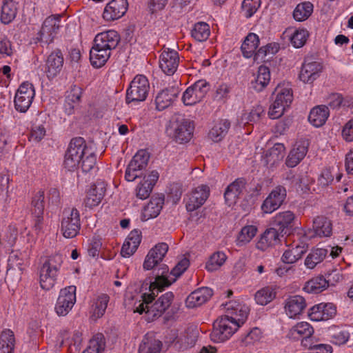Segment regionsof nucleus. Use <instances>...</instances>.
Instances as JSON below:
<instances>
[{
	"instance_id": "2f4dec72",
	"label": "nucleus",
	"mask_w": 353,
	"mask_h": 353,
	"mask_svg": "<svg viewBox=\"0 0 353 353\" xmlns=\"http://www.w3.org/2000/svg\"><path fill=\"white\" fill-rule=\"evenodd\" d=\"M58 272L52 270L46 263H43L40 270V285L46 290H50L54 285Z\"/></svg>"
},
{
	"instance_id": "4468645a",
	"label": "nucleus",
	"mask_w": 353,
	"mask_h": 353,
	"mask_svg": "<svg viewBox=\"0 0 353 353\" xmlns=\"http://www.w3.org/2000/svg\"><path fill=\"white\" fill-rule=\"evenodd\" d=\"M61 16H51L46 18L42 25L41 29L38 33V40L42 43L48 44L53 39L59 29V21Z\"/></svg>"
},
{
	"instance_id": "a19ab883",
	"label": "nucleus",
	"mask_w": 353,
	"mask_h": 353,
	"mask_svg": "<svg viewBox=\"0 0 353 353\" xmlns=\"http://www.w3.org/2000/svg\"><path fill=\"white\" fill-rule=\"evenodd\" d=\"M327 250L324 248H315L312 250L305 260V265L307 268L313 269L317 264L321 263L327 254Z\"/></svg>"
},
{
	"instance_id": "09e8293b",
	"label": "nucleus",
	"mask_w": 353,
	"mask_h": 353,
	"mask_svg": "<svg viewBox=\"0 0 353 353\" xmlns=\"http://www.w3.org/2000/svg\"><path fill=\"white\" fill-rule=\"evenodd\" d=\"M210 34V26L205 22L196 23L191 32L192 37L199 42L206 41Z\"/></svg>"
},
{
	"instance_id": "1a4fd4ad",
	"label": "nucleus",
	"mask_w": 353,
	"mask_h": 353,
	"mask_svg": "<svg viewBox=\"0 0 353 353\" xmlns=\"http://www.w3.org/2000/svg\"><path fill=\"white\" fill-rule=\"evenodd\" d=\"M210 90L209 83L203 79L196 81L183 94L182 101L185 105H193L200 102Z\"/></svg>"
},
{
	"instance_id": "2eb2a0df",
	"label": "nucleus",
	"mask_w": 353,
	"mask_h": 353,
	"mask_svg": "<svg viewBox=\"0 0 353 353\" xmlns=\"http://www.w3.org/2000/svg\"><path fill=\"white\" fill-rule=\"evenodd\" d=\"M179 63L178 52L170 48L164 49L160 56L159 66L167 75H172L176 72Z\"/></svg>"
},
{
	"instance_id": "052dcab7",
	"label": "nucleus",
	"mask_w": 353,
	"mask_h": 353,
	"mask_svg": "<svg viewBox=\"0 0 353 353\" xmlns=\"http://www.w3.org/2000/svg\"><path fill=\"white\" fill-rule=\"evenodd\" d=\"M108 301L109 296L107 294H102L99 296L94 309V314L97 317H101L103 315L107 308Z\"/></svg>"
},
{
	"instance_id": "e433bc0d",
	"label": "nucleus",
	"mask_w": 353,
	"mask_h": 353,
	"mask_svg": "<svg viewBox=\"0 0 353 353\" xmlns=\"http://www.w3.org/2000/svg\"><path fill=\"white\" fill-rule=\"evenodd\" d=\"M161 348V341L146 334L139 345V353H159Z\"/></svg>"
},
{
	"instance_id": "20e7f679",
	"label": "nucleus",
	"mask_w": 353,
	"mask_h": 353,
	"mask_svg": "<svg viewBox=\"0 0 353 353\" xmlns=\"http://www.w3.org/2000/svg\"><path fill=\"white\" fill-rule=\"evenodd\" d=\"M190 261L187 258L180 260L169 273V268L165 265H161L158 269L152 271L154 280L152 287L164 290L174 283L189 267Z\"/></svg>"
},
{
	"instance_id": "a211bd4d",
	"label": "nucleus",
	"mask_w": 353,
	"mask_h": 353,
	"mask_svg": "<svg viewBox=\"0 0 353 353\" xmlns=\"http://www.w3.org/2000/svg\"><path fill=\"white\" fill-rule=\"evenodd\" d=\"M323 70V65L318 61H305L301 68L299 79L304 83H312L317 79Z\"/></svg>"
},
{
	"instance_id": "9b49d317",
	"label": "nucleus",
	"mask_w": 353,
	"mask_h": 353,
	"mask_svg": "<svg viewBox=\"0 0 353 353\" xmlns=\"http://www.w3.org/2000/svg\"><path fill=\"white\" fill-rule=\"evenodd\" d=\"M295 215L291 211H284L277 213L271 221V225L277 230L281 237L290 234L294 228Z\"/></svg>"
},
{
	"instance_id": "774afa93",
	"label": "nucleus",
	"mask_w": 353,
	"mask_h": 353,
	"mask_svg": "<svg viewBox=\"0 0 353 353\" xmlns=\"http://www.w3.org/2000/svg\"><path fill=\"white\" fill-rule=\"evenodd\" d=\"M46 264L52 268L54 270H57L58 272L63 263V256L61 254H55L50 256L45 261Z\"/></svg>"
},
{
	"instance_id": "ddd939ff",
	"label": "nucleus",
	"mask_w": 353,
	"mask_h": 353,
	"mask_svg": "<svg viewBox=\"0 0 353 353\" xmlns=\"http://www.w3.org/2000/svg\"><path fill=\"white\" fill-rule=\"evenodd\" d=\"M210 195V188L206 185H200L194 188L188 195L186 209L189 212H193L201 207Z\"/></svg>"
},
{
	"instance_id": "49530a36",
	"label": "nucleus",
	"mask_w": 353,
	"mask_h": 353,
	"mask_svg": "<svg viewBox=\"0 0 353 353\" xmlns=\"http://www.w3.org/2000/svg\"><path fill=\"white\" fill-rule=\"evenodd\" d=\"M276 297V292L272 287H264L255 293L254 299L257 304L265 305Z\"/></svg>"
},
{
	"instance_id": "f3484780",
	"label": "nucleus",
	"mask_w": 353,
	"mask_h": 353,
	"mask_svg": "<svg viewBox=\"0 0 353 353\" xmlns=\"http://www.w3.org/2000/svg\"><path fill=\"white\" fill-rule=\"evenodd\" d=\"M336 309L332 303H321L314 305L310 309L308 315L312 321H327L335 316Z\"/></svg>"
},
{
	"instance_id": "c85d7f7f",
	"label": "nucleus",
	"mask_w": 353,
	"mask_h": 353,
	"mask_svg": "<svg viewBox=\"0 0 353 353\" xmlns=\"http://www.w3.org/2000/svg\"><path fill=\"white\" fill-rule=\"evenodd\" d=\"M312 228L314 235L320 237H328L332 234V221L324 216H318L314 219Z\"/></svg>"
},
{
	"instance_id": "37998d69",
	"label": "nucleus",
	"mask_w": 353,
	"mask_h": 353,
	"mask_svg": "<svg viewBox=\"0 0 353 353\" xmlns=\"http://www.w3.org/2000/svg\"><path fill=\"white\" fill-rule=\"evenodd\" d=\"M105 349V340L101 333L95 334L89 341V345L82 353H103Z\"/></svg>"
},
{
	"instance_id": "412c9836",
	"label": "nucleus",
	"mask_w": 353,
	"mask_h": 353,
	"mask_svg": "<svg viewBox=\"0 0 353 353\" xmlns=\"http://www.w3.org/2000/svg\"><path fill=\"white\" fill-rule=\"evenodd\" d=\"M106 191L103 181H97L91 185L85 199V205L90 208L97 206L102 201Z\"/></svg>"
},
{
	"instance_id": "6e6552de",
	"label": "nucleus",
	"mask_w": 353,
	"mask_h": 353,
	"mask_svg": "<svg viewBox=\"0 0 353 353\" xmlns=\"http://www.w3.org/2000/svg\"><path fill=\"white\" fill-rule=\"evenodd\" d=\"M63 217L61 224V231L65 238L75 237L81 228L80 214L77 209L63 211Z\"/></svg>"
},
{
	"instance_id": "f704fd0d",
	"label": "nucleus",
	"mask_w": 353,
	"mask_h": 353,
	"mask_svg": "<svg viewBox=\"0 0 353 353\" xmlns=\"http://www.w3.org/2000/svg\"><path fill=\"white\" fill-rule=\"evenodd\" d=\"M329 110L325 105H318L313 108L308 116V121L315 127L322 126L329 117Z\"/></svg>"
},
{
	"instance_id": "c03bdc74",
	"label": "nucleus",
	"mask_w": 353,
	"mask_h": 353,
	"mask_svg": "<svg viewBox=\"0 0 353 353\" xmlns=\"http://www.w3.org/2000/svg\"><path fill=\"white\" fill-rule=\"evenodd\" d=\"M328 286V281L323 276H316L306 283L304 288L309 293L318 294L324 290Z\"/></svg>"
},
{
	"instance_id": "6ab92c4d",
	"label": "nucleus",
	"mask_w": 353,
	"mask_h": 353,
	"mask_svg": "<svg viewBox=\"0 0 353 353\" xmlns=\"http://www.w3.org/2000/svg\"><path fill=\"white\" fill-rule=\"evenodd\" d=\"M119 41L120 36L117 32L110 30L97 34L94 39V44L111 52L117 48Z\"/></svg>"
},
{
	"instance_id": "0e129e2a",
	"label": "nucleus",
	"mask_w": 353,
	"mask_h": 353,
	"mask_svg": "<svg viewBox=\"0 0 353 353\" xmlns=\"http://www.w3.org/2000/svg\"><path fill=\"white\" fill-rule=\"evenodd\" d=\"M82 95L81 88L74 85L71 86L70 90L66 96L67 101L72 102L74 104H79Z\"/></svg>"
},
{
	"instance_id": "7ed1b4c3",
	"label": "nucleus",
	"mask_w": 353,
	"mask_h": 353,
	"mask_svg": "<svg viewBox=\"0 0 353 353\" xmlns=\"http://www.w3.org/2000/svg\"><path fill=\"white\" fill-rule=\"evenodd\" d=\"M239 312H241V319H236L235 317L225 315L221 316L214 322L213 330L210 334L212 341L215 343L223 342L238 330L247 317V312L243 311L242 308Z\"/></svg>"
},
{
	"instance_id": "603ef678",
	"label": "nucleus",
	"mask_w": 353,
	"mask_h": 353,
	"mask_svg": "<svg viewBox=\"0 0 353 353\" xmlns=\"http://www.w3.org/2000/svg\"><path fill=\"white\" fill-rule=\"evenodd\" d=\"M305 251L306 250L304 249V248L297 245L292 250H286L283 253L281 259L285 263H294L301 258L302 255L305 252Z\"/></svg>"
},
{
	"instance_id": "de8ad7c7",
	"label": "nucleus",
	"mask_w": 353,
	"mask_h": 353,
	"mask_svg": "<svg viewBox=\"0 0 353 353\" xmlns=\"http://www.w3.org/2000/svg\"><path fill=\"white\" fill-rule=\"evenodd\" d=\"M149 159V153L146 150H141L135 154L128 165H130V168L139 171L147 166Z\"/></svg>"
},
{
	"instance_id": "8fccbe9b",
	"label": "nucleus",
	"mask_w": 353,
	"mask_h": 353,
	"mask_svg": "<svg viewBox=\"0 0 353 353\" xmlns=\"http://www.w3.org/2000/svg\"><path fill=\"white\" fill-rule=\"evenodd\" d=\"M227 257L223 252H216L210 256L205 264L208 272H214L219 270L225 263Z\"/></svg>"
},
{
	"instance_id": "7c9ffc66",
	"label": "nucleus",
	"mask_w": 353,
	"mask_h": 353,
	"mask_svg": "<svg viewBox=\"0 0 353 353\" xmlns=\"http://www.w3.org/2000/svg\"><path fill=\"white\" fill-rule=\"evenodd\" d=\"M270 71L268 67L261 65L258 68L256 77L250 83L251 88L257 92H262L269 84Z\"/></svg>"
},
{
	"instance_id": "f8f14e48",
	"label": "nucleus",
	"mask_w": 353,
	"mask_h": 353,
	"mask_svg": "<svg viewBox=\"0 0 353 353\" xmlns=\"http://www.w3.org/2000/svg\"><path fill=\"white\" fill-rule=\"evenodd\" d=\"M287 196L286 189L281 185L274 188L264 200L261 209L264 213H272L277 210L283 203Z\"/></svg>"
},
{
	"instance_id": "aec40b11",
	"label": "nucleus",
	"mask_w": 353,
	"mask_h": 353,
	"mask_svg": "<svg viewBox=\"0 0 353 353\" xmlns=\"http://www.w3.org/2000/svg\"><path fill=\"white\" fill-rule=\"evenodd\" d=\"M181 90L177 85L169 86L160 91L156 97L157 109L163 110L169 107L178 97Z\"/></svg>"
},
{
	"instance_id": "4c0bfd02",
	"label": "nucleus",
	"mask_w": 353,
	"mask_h": 353,
	"mask_svg": "<svg viewBox=\"0 0 353 353\" xmlns=\"http://www.w3.org/2000/svg\"><path fill=\"white\" fill-rule=\"evenodd\" d=\"M230 125V122L228 119H221L210 130L209 137L214 142L221 141L228 134Z\"/></svg>"
},
{
	"instance_id": "b1692460",
	"label": "nucleus",
	"mask_w": 353,
	"mask_h": 353,
	"mask_svg": "<svg viewBox=\"0 0 353 353\" xmlns=\"http://www.w3.org/2000/svg\"><path fill=\"white\" fill-rule=\"evenodd\" d=\"M245 179L244 178H238L227 187L224 193V197L229 205L236 202L240 195L245 190Z\"/></svg>"
},
{
	"instance_id": "72a5a7b5",
	"label": "nucleus",
	"mask_w": 353,
	"mask_h": 353,
	"mask_svg": "<svg viewBox=\"0 0 353 353\" xmlns=\"http://www.w3.org/2000/svg\"><path fill=\"white\" fill-rule=\"evenodd\" d=\"M110 54L111 52L102 48H99L97 45L94 44L90 51V63L94 68H101L109 59Z\"/></svg>"
},
{
	"instance_id": "4be33fe9",
	"label": "nucleus",
	"mask_w": 353,
	"mask_h": 353,
	"mask_svg": "<svg viewBox=\"0 0 353 353\" xmlns=\"http://www.w3.org/2000/svg\"><path fill=\"white\" fill-rule=\"evenodd\" d=\"M308 145V141L306 140L296 142L287 157L286 165L289 168L296 166L305 157Z\"/></svg>"
},
{
	"instance_id": "4d7b16f0",
	"label": "nucleus",
	"mask_w": 353,
	"mask_h": 353,
	"mask_svg": "<svg viewBox=\"0 0 353 353\" xmlns=\"http://www.w3.org/2000/svg\"><path fill=\"white\" fill-rule=\"evenodd\" d=\"M230 91L231 87L230 85L224 83L220 84L215 91L214 96V100L221 103H225L229 98V93Z\"/></svg>"
},
{
	"instance_id": "ea45409f",
	"label": "nucleus",
	"mask_w": 353,
	"mask_h": 353,
	"mask_svg": "<svg viewBox=\"0 0 353 353\" xmlns=\"http://www.w3.org/2000/svg\"><path fill=\"white\" fill-rule=\"evenodd\" d=\"M259 44L258 35L254 33H249L241 47L243 56L246 58H250L256 52Z\"/></svg>"
},
{
	"instance_id": "bf43d9fd",
	"label": "nucleus",
	"mask_w": 353,
	"mask_h": 353,
	"mask_svg": "<svg viewBox=\"0 0 353 353\" xmlns=\"http://www.w3.org/2000/svg\"><path fill=\"white\" fill-rule=\"evenodd\" d=\"M35 95L34 88L33 85L29 82L23 83L18 88L15 97H23L24 96L34 98Z\"/></svg>"
},
{
	"instance_id": "9d476101",
	"label": "nucleus",
	"mask_w": 353,
	"mask_h": 353,
	"mask_svg": "<svg viewBox=\"0 0 353 353\" xmlns=\"http://www.w3.org/2000/svg\"><path fill=\"white\" fill-rule=\"evenodd\" d=\"M76 302V287L68 286L61 290L55 305V311L59 316H65Z\"/></svg>"
},
{
	"instance_id": "c756f323",
	"label": "nucleus",
	"mask_w": 353,
	"mask_h": 353,
	"mask_svg": "<svg viewBox=\"0 0 353 353\" xmlns=\"http://www.w3.org/2000/svg\"><path fill=\"white\" fill-rule=\"evenodd\" d=\"M281 234L273 226L267 229L261 235L257 243V248L261 250H265L268 248L272 246L280 241Z\"/></svg>"
},
{
	"instance_id": "6e6d98bb",
	"label": "nucleus",
	"mask_w": 353,
	"mask_h": 353,
	"mask_svg": "<svg viewBox=\"0 0 353 353\" xmlns=\"http://www.w3.org/2000/svg\"><path fill=\"white\" fill-rule=\"evenodd\" d=\"M261 6V0H243L242 11L247 18L251 17Z\"/></svg>"
},
{
	"instance_id": "a18cd8bd",
	"label": "nucleus",
	"mask_w": 353,
	"mask_h": 353,
	"mask_svg": "<svg viewBox=\"0 0 353 353\" xmlns=\"http://www.w3.org/2000/svg\"><path fill=\"white\" fill-rule=\"evenodd\" d=\"M283 180L292 188L296 190H303V186L305 183V179L303 174L301 173L294 172L292 170H289L283 175Z\"/></svg>"
},
{
	"instance_id": "c9c22d12",
	"label": "nucleus",
	"mask_w": 353,
	"mask_h": 353,
	"mask_svg": "<svg viewBox=\"0 0 353 353\" xmlns=\"http://www.w3.org/2000/svg\"><path fill=\"white\" fill-rule=\"evenodd\" d=\"M313 333L314 329L310 324L303 321L293 326L290 329L288 335L295 340H301L312 336Z\"/></svg>"
},
{
	"instance_id": "13d9d810",
	"label": "nucleus",
	"mask_w": 353,
	"mask_h": 353,
	"mask_svg": "<svg viewBox=\"0 0 353 353\" xmlns=\"http://www.w3.org/2000/svg\"><path fill=\"white\" fill-rule=\"evenodd\" d=\"M33 99L26 96L23 97H14L15 109L20 112H26L31 105Z\"/></svg>"
},
{
	"instance_id": "0eeeda50",
	"label": "nucleus",
	"mask_w": 353,
	"mask_h": 353,
	"mask_svg": "<svg viewBox=\"0 0 353 353\" xmlns=\"http://www.w3.org/2000/svg\"><path fill=\"white\" fill-rule=\"evenodd\" d=\"M150 90L148 79L143 75H137L131 81L126 92V102L143 101Z\"/></svg>"
},
{
	"instance_id": "39448f33",
	"label": "nucleus",
	"mask_w": 353,
	"mask_h": 353,
	"mask_svg": "<svg viewBox=\"0 0 353 353\" xmlns=\"http://www.w3.org/2000/svg\"><path fill=\"white\" fill-rule=\"evenodd\" d=\"M193 131V122L180 114L172 117L167 129L168 134L179 143L188 142L192 137Z\"/></svg>"
},
{
	"instance_id": "a878e982",
	"label": "nucleus",
	"mask_w": 353,
	"mask_h": 353,
	"mask_svg": "<svg viewBox=\"0 0 353 353\" xmlns=\"http://www.w3.org/2000/svg\"><path fill=\"white\" fill-rule=\"evenodd\" d=\"M305 307V300L300 295L291 296L285 301V311L290 318H294L301 314Z\"/></svg>"
},
{
	"instance_id": "338daca9",
	"label": "nucleus",
	"mask_w": 353,
	"mask_h": 353,
	"mask_svg": "<svg viewBox=\"0 0 353 353\" xmlns=\"http://www.w3.org/2000/svg\"><path fill=\"white\" fill-rule=\"evenodd\" d=\"M350 334L348 332L342 330L334 333L332 336V342L336 345H343L349 339Z\"/></svg>"
},
{
	"instance_id": "69168bd1",
	"label": "nucleus",
	"mask_w": 353,
	"mask_h": 353,
	"mask_svg": "<svg viewBox=\"0 0 353 353\" xmlns=\"http://www.w3.org/2000/svg\"><path fill=\"white\" fill-rule=\"evenodd\" d=\"M3 339L5 346L14 347L15 346V337L14 332L9 329L3 330L0 334V341Z\"/></svg>"
},
{
	"instance_id": "393cba45",
	"label": "nucleus",
	"mask_w": 353,
	"mask_h": 353,
	"mask_svg": "<svg viewBox=\"0 0 353 353\" xmlns=\"http://www.w3.org/2000/svg\"><path fill=\"white\" fill-rule=\"evenodd\" d=\"M63 65V57L61 52L57 50L52 52L46 61V74L48 79L55 77L61 70Z\"/></svg>"
},
{
	"instance_id": "3c124183",
	"label": "nucleus",
	"mask_w": 353,
	"mask_h": 353,
	"mask_svg": "<svg viewBox=\"0 0 353 353\" xmlns=\"http://www.w3.org/2000/svg\"><path fill=\"white\" fill-rule=\"evenodd\" d=\"M45 194L44 191L39 190L37 192L32 199V213L33 215H43L45 207Z\"/></svg>"
},
{
	"instance_id": "680f3d73",
	"label": "nucleus",
	"mask_w": 353,
	"mask_h": 353,
	"mask_svg": "<svg viewBox=\"0 0 353 353\" xmlns=\"http://www.w3.org/2000/svg\"><path fill=\"white\" fill-rule=\"evenodd\" d=\"M168 250V245L165 243H159L152 248L149 252H152V256L159 262L162 261Z\"/></svg>"
},
{
	"instance_id": "f03ea898",
	"label": "nucleus",
	"mask_w": 353,
	"mask_h": 353,
	"mask_svg": "<svg viewBox=\"0 0 353 353\" xmlns=\"http://www.w3.org/2000/svg\"><path fill=\"white\" fill-rule=\"evenodd\" d=\"M153 281L150 282V293H143L141 294L142 303H141L138 307H137L135 312L142 314L145 312L148 317L158 318L160 317L166 310L170 306L173 299L174 294L172 292H168L161 296H159L154 303V297L159 292H161L163 290L159 289V288L152 287Z\"/></svg>"
},
{
	"instance_id": "58836bf2",
	"label": "nucleus",
	"mask_w": 353,
	"mask_h": 353,
	"mask_svg": "<svg viewBox=\"0 0 353 353\" xmlns=\"http://www.w3.org/2000/svg\"><path fill=\"white\" fill-rule=\"evenodd\" d=\"M17 8L13 0H3L0 19L3 24H9L16 17Z\"/></svg>"
},
{
	"instance_id": "5701e85b",
	"label": "nucleus",
	"mask_w": 353,
	"mask_h": 353,
	"mask_svg": "<svg viewBox=\"0 0 353 353\" xmlns=\"http://www.w3.org/2000/svg\"><path fill=\"white\" fill-rule=\"evenodd\" d=\"M213 291L208 287H203L192 292L185 300V305L189 308L201 305L212 296Z\"/></svg>"
},
{
	"instance_id": "473e14b6",
	"label": "nucleus",
	"mask_w": 353,
	"mask_h": 353,
	"mask_svg": "<svg viewBox=\"0 0 353 353\" xmlns=\"http://www.w3.org/2000/svg\"><path fill=\"white\" fill-rule=\"evenodd\" d=\"M163 197H152L143 209L142 213V219L146 221L150 219L157 217L163 208Z\"/></svg>"
},
{
	"instance_id": "79ce46f5",
	"label": "nucleus",
	"mask_w": 353,
	"mask_h": 353,
	"mask_svg": "<svg viewBox=\"0 0 353 353\" xmlns=\"http://www.w3.org/2000/svg\"><path fill=\"white\" fill-rule=\"evenodd\" d=\"M313 8V4L310 1L301 3L295 8L293 17L296 21H304L311 16Z\"/></svg>"
},
{
	"instance_id": "f257e3e1",
	"label": "nucleus",
	"mask_w": 353,
	"mask_h": 353,
	"mask_svg": "<svg viewBox=\"0 0 353 353\" xmlns=\"http://www.w3.org/2000/svg\"><path fill=\"white\" fill-rule=\"evenodd\" d=\"M63 165L68 171L81 168L85 173L97 172V155L92 144L80 137L72 139L65 154Z\"/></svg>"
},
{
	"instance_id": "e2e57ef3",
	"label": "nucleus",
	"mask_w": 353,
	"mask_h": 353,
	"mask_svg": "<svg viewBox=\"0 0 353 353\" xmlns=\"http://www.w3.org/2000/svg\"><path fill=\"white\" fill-rule=\"evenodd\" d=\"M264 109L262 106L258 105L252 109L248 114H243L242 120L246 123L256 122L260 119L261 114L263 113Z\"/></svg>"
},
{
	"instance_id": "5fc2aeb1",
	"label": "nucleus",
	"mask_w": 353,
	"mask_h": 353,
	"mask_svg": "<svg viewBox=\"0 0 353 353\" xmlns=\"http://www.w3.org/2000/svg\"><path fill=\"white\" fill-rule=\"evenodd\" d=\"M308 37V32L306 30H296L290 37L292 46L296 48H301L305 43Z\"/></svg>"
},
{
	"instance_id": "864d4df0",
	"label": "nucleus",
	"mask_w": 353,
	"mask_h": 353,
	"mask_svg": "<svg viewBox=\"0 0 353 353\" xmlns=\"http://www.w3.org/2000/svg\"><path fill=\"white\" fill-rule=\"evenodd\" d=\"M257 232L256 227L254 225H247L243 227L238 236V241L243 244L249 243L256 235Z\"/></svg>"
},
{
	"instance_id": "423d86ee",
	"label": "nucleus",
	"mask_w": 353,
	"mask_h": 353,
	"mask_svg": "<svg viewBox=\"0 0 353 353\" xmlns=\"http://www.w3.org/2000/svg\"><path fill=\"white\" fill-rule=\"evenodd\" d=\"M276 98L270 105L268 115L272 119L281 117L285 110L292 102V90L289 88H276L274 90Z\"/></svg>"
},
{
	"instance_id": "cd10ccee",
	"label": "nucleus",
	"mask_w": 353,
	"mask_h": 353,
	"mask_svg": "<svg viewBox=\"0 0 353 353\" xmlns=\"http://www.w3.org/2000/svg\"><path fill=\"white\" fill-rule=\"evenodd\" d=\"M285 147L282 143H275L266 150L262 157V161L267 166H273L281 161L284 157Z\"/></svg>"
},
{
	"instance_id": "bb28decb",
	"label": "nucleus",
	"mask_w": 353,
	"mask_h": 353,
	"mask_svg": "<svg viewBox=\"0 0 353 353\" xmlns=\"http://www.w3.org/2000/svg\"><path fill=\"white\" fill-rule=\"evenodd\" d=\"M141 241V232L138 230H134L128 236L121 250V254L123 257H129L137 250Z\"/></svg>"
},
{
	"instance_id": "dca6fc26",
	"label": "nucleus",
	"mask_w": 353,
	"mask_h": 353,
	"mask_svg": "<svg viewBox=\"0 0 353 353\" xmlns=\"http://www.w3.org/2000/svg\"><path fill=\"white\" fill-rule=\"evenodd\" d=\"M127 0H112L105 7L103 18L105 21H114L122 17L127 12Z\"/></svg>"
}]
</instances>
